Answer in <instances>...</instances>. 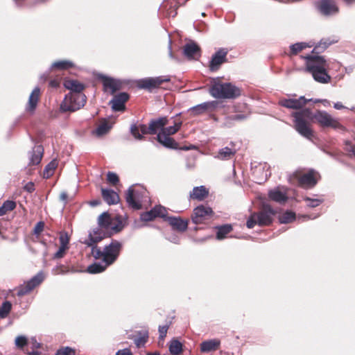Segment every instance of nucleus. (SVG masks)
Returning a JSON list of instances; mask_svg holds the SVG:
<instances>
[{"mask_svg": "<svg viewBox=\"0 0 355 355\" xmlns=\"http://www.w3.org/2000/svg\"><path fill=\"white\" fill-rule=\"evenodd\" d=\"M294 118V128L296 131L304 137L311 139L313 137V130L311 126V121L315 120L322 128H332L334 129L342 127L339 121L334 119L324 111H317L313 113L309 108L293 112Z\"/></svg>", "mask_w": 355, "mask_h": 355, "instance_id": "f257e3e1", "label": "nucleus"}, {"mask_svg": "<svg viewBox=\"0 0 355 355\" xmlns=\"http://www.w3.org/2000/svg\"><path fill=\"white\" fill-rule=\"evenodd\" d=\"M123 228V225L119 216L112 218L108 212H103L98 218V227L89 234L85 243L87 246H92L103 239L121 232Z\"/></svg>", "mask_w": 355, "mask_h": 355, "instance_id": "f03ea898", "label": "nucleus"}, {"mask_svg": "<svg viewBox=\"0 0 355 355\" xmlns=\"http://www.w3.org/2000/svg\"><path fill=\"white\" fill-rule=\"evenodd\" d=\"M305 60L306 71L310 73L313 79L320 83H328L331 76L327 73L329 64L324 56L315 53L302 56Z\"/></svg>", "mask_w": 355, "mask_h": 355, "instance_id": "7ed1b4c3", "label": "nucleus"}, {"mask_svg": "<svg viewBox=\"0 0 355 355\" xmlns=\"http://www.w3.org/2000/svg\"><path fill=\"white\" fill-rule=\"evenodd\" d=\"M92 247V254L96 259H102L106 266L112 264L119 257L122 249V244L116 241H112L101 250L96 244Z\"/></svg>", "mask_w": 355, "mask_h": 355, "instance_id": "20e7f679", "label": "nucleus"}, {"mask_svg": "<svg viewBox=\"0 0 355 355\" xmlns=\"http://www.w3.org/2000/svg\"><path fill=\"white\" fill-rule=\"evenodd\" d=\"M168 123L166 117H160L150 121L148 126L145 124H132L130 126V132L137 140H142L144 135H155L157 132L162 131L164 127Z\"/></svg>", "mask_w": 355, "mask_h": 355, "instance_id": "39448f33", "label": "nucleus"}, {"mask_svg": "<svg viewBox=\"0 0 355 355\" xmlns=\"http://www.w3.org/2000/svg\"><path fill=\"white\" fill-rule=\"evenodd\" d=\"M275 211L269 205H263L261 211L252 213L247 220L248 228H253L256 225L259 226H268L272 222V216Z\"/></svg>", "mask_w": 355, "mask_h": 355, "instance_id": "423d86ee", "label": "nucleus"}, {"mask_svg": "<svg viewBox=\"0 0 355 355\" xmlns=\"http://www.w3.org/2000/svg\"><path fill=\"white\" fill-rule=\"evenodd\" d=\"M210 94L218 98H235L241 95V89L232 83H216L211 87Z\"/></svg>", "mask_w": 355, "mask_h": 355, "instance_id": "0eeeda50", "label": "nucleus"}, {"mask_svg": "<svg viewBox=\"0 0 355 355\" xmlns=\"http://www.w3.org/2000/svg\"><path fill=\"white\" fill-rule=\"evenodd\" d=\"M86 101L87 97L83 93L68 94L61 104V108L64 112H74L83 107Z\"/></svg>", "mask_w": 355, "mask_h": 355, "instance_id": "6e6552de", "label": "nucleus"}, {"mask_svg": "<svg viewBox=\"0 0 355 355\" xmlns=\"http://www.w3.org/2000/svg\"><path fill=\"white\" fill-rule=\"evenodd\" d=\"M289 180L292 184L302 188H312L317 184V180L313 171L303 175L295 172L291 175Z\"/></svg>", "mask_w": 355, "mask_h": 355, "instance_id": "1a4fd4ad", "label": "nucleus"}, {"mask_svg": "<svg viewBox=\"0 0 355 355\" xmlns=\"http://www.w3.org/2000/svg\"><path fill=\"white\" fill-rule=\"evenodd\" d=\"M214 215V212L210 207L201 205L193 209L191 218L194 224L198 225L210 220Z\"/></svg>", "mask_w": 355, "mask_h": 355, "instance_id": "9d476101", "label": "nucleus"}, {"mask_svg": "<svg viewBox=\"0 0 355 355\" xmlns=\"http://www.w3.org/2000/svg\"><path fill=\"white\" fill-rule=\"evenodd\" d=\"M98 80L103 85V91L105 93H110L111 95H114L117 91L123 89V83L119 79L99 74Z\"/></svg>", "mask_w": 355, "mask_h": 355, "instance_id": "9b49d317", "label": "nucleus"}, {"mask_svg": "<svg viewBox=\"0 0 355 355\" xmlns=\"http://www.w3.org/2000/svg\"><path fill=\"white\" fill-rule=\"evenodd\" d=\"M44 276L42 272L37 273L30 280L20 285L15 289L17 295L22 297L29 294L35 287L38 286L44 281Z\"/></svg>", "mask_w": 355, "mask_h": 355, "instance_id": "f8f14e48", "label": "nucleus"}, {"mask_svg": "<svg viewBox=\"0 0 355 355\" xmlns=\"http://www.w3.org/2000/svg\"><path fill=\"white\" fill-rule=\"evenodd\" d=\"M171 79L167 76H158L154 78H146L138 81L137 85L141 89L152 91L161 87L164 83L170 82Z\"/></svg>", "mask_w": 355, "mask_h": 355, "instance_id": "ddd939ff", "label": "nucleus"}, {"mask_svg": "<svg viewBox=\"0 0 355 355\" xmlns=\"http://www.w3.org/2000/svg\"><path fill=\"white\" fill-rule=\"evenodd\" d=\"M228 52L227 49L220 48L212 55L209 64V69L211 71H218L223 64L227 62Z\"/></svg>", "mask_w": 355, "mask_h": 355, "instance_id": "4468645a", "label": "nucleus"}, {"mask_svg": "<svg viewBox=\"0 0 355 355\" xmlns=\"http://www.w3.org/2000/svg\"><path fill=\"white\" fill-rule=\"evenodd\" d=\"M315 6L324 16L336 14L339 10L334 0H319L315 3Z\"/></svg>", "mask_w": 355, "mask_h": 355, "instance_id": "2eb2a0df", "label": "nucleus"}, {"mask_svg": "<svg viewBox=\"0 0 355 355\" xmlns=\"http://www.w3.org/2000/svg\"><path fill=\"white\" fill-rule=\"evenodd\" d=\"M312 99H307L304 96H300L299 98H282L279 100V105L293 110H301Z\"/></svg>", "mask_w": 355, "mask_h": 355, "instance_id": "dca6fc26", "label": "nucleus"}, {"mask_svg": "<svg viewBox=\"0 0 355 355\" xmlns=\"http://www.w3.org/2000/svg\"><path fill=\"white\" fill-rule=\"evenodd\" d=\"M113 98L110 101V105L114 112H123L125 110V103L129 100L130 96L126 92H121L114 94Z\"/></svg>", "mask_w": 355, "mask_h": 355, "instance_id": "f3484780", "label": "nucleus"}, {"mask_svg": "<svg viewBox=\"0 0 355 355\" xmlns=\"http://www.w3.org/2000/svg\"><path fill=\"white\" fill-rule=\"evenodd\" d=\"M40 89L37 87L32 91L29 96L28 101L26 106V112L28 114L31 115L34 114L40 101Z\"/></svg>", "mask_w": 355, "mask_h": 355, "instance_id": "a211bd4d", "label": "nucleus"}, {"mask_svg": "<svg viewBox=\"0 0 355 355\" xmlns=\"http://www.w3.org/2000/svg\"><path fill=\"white\" fill-rule=\"evenodd\" d=\"M165 220L168 221L169 225L172 227L174 230L184 232L188 228L189 220L183 219L180 217H167Z\"/></svg>", "mask_w": 355, "mask_h": 355, "instance_id": "6ab92c4d", "label": "nucleus"}, {"mask_svg": "<svg viewBox=\"0 0 355 355\" xmlns=\"http://www.w3.org/2000/svg\"><path fill=\"white\" fill-rule=\"evenodd\" d=\"M184 55L189 60L198 59L200 57L201 50L200 46L195 42L187 43L183 47Z\"/></svg>", "mask_w": 355, "mask_h": 355, "instance_id": "aec40b11", "label": "nucleus"}, {"mask_svg": "<svg viewBox=\"0 0 355 355\" xmlns=\"http://www.w3.org/2000/svg\"><path fill=\"white\" fill-rule=\"evenodd\" d=\"M125 200L129 207L135 210H139L141 208V204L139 200V193L135 189H128L125 195Z\"/></svg>", "mask_w": 355, "mask_h": 355, "instance_id": "412c9836", "label": "nucleus"}, {"mask_svg": "<svg viewBox=\"0 0 355 355\" xmlns=\"http://www.w3.org/2000/svg\"><path fill=\"white\" fill-rule=\"evenodd\" d=\"M216 103L205 102L199 105H197L190 109L191 114L193 116H198L205 113L207 111H212L216 107Z\"/></svg>", "mask_w": 355, "mask_h": 355, "instance_id": "4be33fe9", "label": "nucleus"}, {"mask_svg": "<svg viewBox=\"0 0 355 355\" xmlns=\"http://www.w3.org/2000/svg\"><path fill=\"white\" fill-rule=\"evenodd\" d=\"M64 86L67 89L70 90L69 94H78L83 93L85 88V85L77 80L65 79L64 81Z\"/></svg>", "mask_w": 355, "mask_h": 355, "instance_id": "5701e85b", "label": "nucleus"}, {"mask_svg": "<svg viewBox=\"0 0 355 355\" xmlns=\"http://www.w3.org/2000/svg\"><path fill=\"white\" fill-rule=\"evenodd\" d=\"M156 139L160 144L166 148L175 150L179 148V144L170 136L158 132Z\"/></svg>", "mask_w": 355, "mask_h": 355, "instance_id": "b1692460", "label": "nucleus"}, {"mask_svg": "<svg viewBox=\"0 0 355 355\" xmlns=\"http://www.w3.org/2000/svg\"><path fill=\"white\" fill-rule=\"evenodd\" d=\"M209 196V190L205 186L195 187L189 193L191 200L202 201Z\"/></svg>", "mask_w": 355, "mask_h": 355, "instance_id": "393cba45", "label": "nucleus"}, {"mask_svg": "<svg viewBox=\"0 0 355 355\" xmlns=\"http://www.w3.org/2000/svg\"><path fill=\"white\" fill-rule=\"evenodd\" d=\"M101 195L104 201L108 205H115L119 201V196L112 189L101 188Z\"/></svg>", "mask_w": 355, "mask_h": 355, "instance_id": "a878e982", "label": "nucleus"}, {"mask_svg": "<svg viewBox=\"0 0 355 355\" xmlns=\"http://www.w3.org/2000/svg\"><path fill=\"white\" fill-rule=\"evenodd\" d=\"M44 153V148L42 146H36L33 148V150L30 153V166L37 165L40 163Z\"/></svg>", "mask_w": 355, "mask_h": 355, "instance_id": "bb28decb", "label": "nucleus"}, {"mask_svg": "<svg viewBox=\"0 0 355 355\" xmlns=\"http://www.w3.org/2000/svg\"><path fill=\"white\" fill-rule=\"evenodd\" d=\"M220 345V341L218 339L205 340L200 344V351L202 352L216 351L219 348Z\"/></svg>", "mask_w": 355, "mask_h": 355, "instance_id": "cd10ccee", "label": "nucleus"}, {"mask_svg": "<svg viewBox=\"0 0 355 355\" xmlns=\"http://www.w3.org/2000/svg\"><path fill=\"white\" fill-rule=\"evenodd\" d=\"M216 239L218 240H222L227 237V235L232 232L233 227L230 224H225L216 227Z\"/></svg>", "mask_w": 355, "mask_h": 355, "instance_id": "c85d7f7f", "label": "nucleus"}, {"mask_svg": "<svg viewBox=\"0 0 355 355\" xmlns=\"http://www.w3.org/2000/svg\"><path fill=\"white\" fill-rule=\"evenodd\" d=\"M311 45H309L306 42H297L294 44L290 46V51L288 53V55L291 57L293 55H296L302 50L311 47Z\"/></svg>", "mask_w": 355, "mask_h": 355, "instance_id": "c756f323", "label": "nucleus"}, {"mask_svg": "<svg viewBox=\"0 0 355 355\" xmlns=\"http://www.w3.org/2000/svg\"><path fill=\"white\" fill-rule=\"evenodd\" d=\"M58 162L56 159H53L44 168L43 172V176L44 178H51L53 173L56 168L58 167Z\"/></svg>", "mask_w": 355, "mask_h": 355, "instance_id": "7c9ffc66", "label": "nucleus"}, {"mask_svg": "<svg viewBox=\"0 0 355 355\" xmlns=\"http://www.w3.org/2000/svg\"><path fill=\"white\" fill-rule=\"evenodd\" d=\"M134 340V343L136 345L137 347L140 348L144 347L145 344L147 343L148 339V333H141L139 332L137 335L132 337Z\"/></svg>", "mask_w": 355, "mask_h": 355, "instance_id": "2f4dec72", "label": "nucleus"}, {"mask_svg": "<svg viewBox=\"0 0 355 355\" xmlns=\"http://www.w3.org/2000/svg\"><path fill=\"white\" fill-rule=\"evenodd\" d=\"M269 197L273 201L280 202V203L285 202L288 199L286 195L279 190H275V191H270Z\"/></svg>", "mask_w": 355, "mask_h": 355, "instance_id": "473e14b6", "label": "nucleus"}, {"mask_svg": "<svg viewBox=\"0 0 355 355\" xmlns=\"http://www.w3.org/2000/svg\"><path fill=\"white\" fill-rule=\"evenodd\" d=\"M182 126V121L175 122L173 125L168 127H164L162 131H160L159 133L164 134L168 136L173 135L178 132Z\"/></svg>", "mask_w": 355, "mask_h": 355, "instance_id": "72a5a7b5", "label": "nucleus"}, {"mask_svg": "<svg viewBox=\"0 0 355 355\" xmlns=\"http://www.w3.org/2000/svg\"><path fill=\"white\" fill-rule=\"evenodd\" d=\"M16 202L13 200H6L1 207H0V216H3L8 212L14 210L16 208Z\"/></svg>", "mask_w": 355, "mask_h": 355, "instance_id": "f704fd0d", "label": "nucleus"}, {"mask_svg": "<svg viewBox=\"0 0 355 355\" xmlns=\"http://www.w3.org/2000/svg\"><path fill=\"white\" fill-rule=\"evenodd\" d=\"M110 129L111 126L108 124V122L105 119H104L98 125L94 132L97 136H103L107 134Z\"/></svg>", "mask_w": 355, "mask_h": 355, "instance_id": "c9c22d12", "label": "nucleus"}, {"mask_svg": "<svg viewBox=\"0 0 355 355\" xmlns=\"http://www.w3.org/2000/svg\"><path fill=\"white\" fill-rule=\"evenodd\" d=\"M169 352L172 355H180L182 352V343L177 340H171L169 345Z\"/></svg>", "mask_w": 355, "mask_h": 355, "instance_id": "e433bc0d", "label": "nucleus"}, {"mask_svg": "<svg viewBox=\"0 0 355 355\" xmlns=\"http://www.w3.org/2000/svg\"><path fill=\"white\" fill-rule=\"evenodd\" d=\"M236 150L229 147H225L218 152V157L221 159H229L236 154Z\"/></svg>", "mask_w": 355, "mask_h": 355, "instance_id": "4c0bfd02", "label": "nucleus"}, {"mask_svg": "<svg viewBox=\"0 0 355 355\" xmlns=\"http://www.w3.org/2000/svg\"><path fill=\"white\" fill-rule=\"evenodd\" d=\"M73 67V64L68 60H59L53 63L52 69L65 70Z\"/></svg>", "mask_w": 355, "mask_h": 355, "instance_id": "58836bf2", "label": "nucleus"}, {"mask_svg": "<svg viewBox=\"0 0 355 355\" xmlns=\"http://www.w3.org/2000/svg\"><path fill=\"white\" fill-rule=\"evenodd\" d=\"M280 223L286 224L295 220V214L291 211H287L279 216Z\"/></svg>", "mask_w": 355, "mask_h": 355, "instance_id": "ea45409f", "label": "nucleus"}, {"mask_svg": "<svg viewBox=\"0 0 355 355\" xmlns=\"http://www.w3.org/2000/svg\"><path fill=\"white\" fill-rule=\"evenodd\" d=\"M107 266H102L99 263H94L87 268V272L91 274H96L104 271Z\"/></svg>", "mask_w": 355, "mask_h": 355, "instance_id": "a19ab883", "label": "nucleus"}, {"mask_svg": "<svg viewBox=\"0 0 355 355\" xmlns=\"http://www.w3.org/2000/svg\"><path fill=\"white\" fill-rule=\"evenodd\" d=\"M12 309V304L9 301H6L0 307V318H6Z\"/></svg>", "mask_w": 355, "mask_h": 355, "instance_id": "79ce46f5", "label": "nucleus"}, {"mask_svg": "<svg viewBox=\"0 0 355 355\" xmlns=\"http://www.w3.org/2000/svg\"><path fill=\"white\" fill-rule=\"evenodd\" d=\"M248 114H236L234 115L228 116L225 119V123L231 124L234 121H241L244 120L248 117Z\"/></svg>", "mask_w": 355, "mask_h": 355, "instance_id": "37998d69", "label": "nucleus"}, {"mask_svg": "<svg viewBox=\"0 0 355 355\" xmlns=\"http://www.w3.org/2000/svg\"><path fill=\"white\" fill-rule=\"evenodd\" d=\"M330 42H327L326 41H320V42L313 48L312 53L319 54L323 52L330 45Z\"/></svg>", "mask_w": 355, "mask_h": 355, "instance_id": "c03bdc74", "label": "nucleus"}, {"mask_svg": "<svg viewBox=\"0 0 355 355\" xmlns=\"http://www.w3.org/2000/svg\"><path fill=\"white\" fill-rule=\"evenodd\" d=\"M155 217H160L164 218L166 216L167 211L166 208L161 205H157L153 208Z\"/></svg>", "mask_w": 355, "mask_h": 355, "instance_id": "a18cd8bd", "label": "nucleus"}, {"mask_svg": "<svg viewBox=\"0 0 355 355\" xmlns=\"http://www.w3.org/2000/svg\"><path fill=\"white\" fill-rule=\"evenodd\" d=\"M107 181L111 185L116 186L119 182V178L116 173L110 171L107 174Z\"/></svg>", "mask_w": 355, "mask_h": 355, "instance_id": "49530a36", "label": "nucleus"}, {"mask_svg": "<svg viewBox=\"0 0 355 355\" xmlns=\"http://www.w3.org/2000/svg\"><path fill=\"white\" fill-rule=\"evenodd\" d=\"M44 223L43 221H40L37 223V224L34 227L33 234L36 236L37 239L40 237L41 233L44 231Z\"/></svg>", "mask_w": 355, "mask_h": 355, "instance_id": "de8ad7c7", "label": "nucleus"}, {"mask_svg": "<svg viewBox=\"0 0 355 355\" xmlns=\"http://www.w3.org/2000/svg\"><path fill=\"white\" fill-rule=\"evenodd\" d=\"M155 213L153 212V209H151L148 211L144 212L141 214V219L143 221H151L155 218Z\"/></svg>", "mask_w": 355, "mask_h": 355, "instance_id": "09e8293b", "label": "nucleus"}, {"mask_svg": "<svg viewBox=\"0 0 355 355\" xmlns=\"http://www.w3.org/2000/svg\"><path fill=\"white\" fill-rule=\"evenodd\" d=\"M28 344V340L25 336H19L15 339V345L18 348L22 349Z\"/></svg>", "mask_w": 355, "mask_h": 355, "instance_id": "8fccbe9b", "label": "nucleus"}, {"mask_svg": "<svg viewBox=\"0 0 355 355\" xmlns=\"http://www.w3.org/2000/svg\"><path fill=\"white\" fill-rule=\"evenodd\" d=\"M76 352L75 350L69 347H62L60 349H58L56 352L55 355H75Z\"/></svg>", "mask_w": 355, "mask_h": 355, "instance_id": "3c124183", "label": "nucleus"}, {"mask_svg": "<svg viewBox=\"0 0 355 355\" xmlns=\"http://www.w3.org/2000/svg\"><path fill=\"white\" fill-rule=\"evenodd\" d=\"M304 200L307 202V205L310 207H316L322 204V200L320 199H312L309 197L304 198Z\"/></svg>", "mask_w": 355, "mask_h": 355, "instance_id": "603ef678", "label": "nucleus"}, {"mask_svg": "<svg viewBox=\"0 0 355 355\" xmlns=\"http://www.w3.org/2000/svg\"><path fill=\"white\" fill-rule=\"evenodd\" d=\"M59 241H60V246L64 247L66 248H68V244L69 242V238L67 233L61 234L59 237Z\"/></svg>", "mask_w": 355, "mask_h": 355, "instance_id": "864d4df0", "label": "nucleus"}, {"mask_svg": "<svg viewBox=\"0 0 355 355\" xmlns=\"http://www.w3.org/2000/svg\"><path fill=\"white\" fill-rule=\"evenodd\" d=\"M345 150L349 156L355 155V146L350 141H345Z\"/></svg>", "mask_w": 355, "mask_h": 355, "instance_id": "5fc2aeb1", "label": "nucleus"}, {"mask_svg": "<svg viewBox=\"0 0 355 355\" xmlns=\"http://www.w3.org/2000/svg\"><path fill=\"white\" fill-rule=\"evenodd\" d=\"M168 329V325L159 326V338L160 340H164V338L166 336Z\"/></svg>", "mask_w": 355, "mask_h": 355, "instance_id": "6e6d98bb", "label": "nucleus"}, {"mask_svg": "<svg viewBox=\"0 0 355 355\" xmlns=\"http://www.w3.org/2000/svg\"><path fill=\"white\" fill-rule=\"evenodd\" d=\"M67 249L68 248H66L64 247L60 246L58 250L54 254V258L55 259H60V258L63 257L65 254V252Z\"/></svg>", "mask_w": 355, "mask_h": 355, "instance_id": "4d7b16f0", "label": "nucleus"}, {"mask_svg": "<svg viewBox=\"0 0 355 355\" xmlns=\"http://www.w3.org/2000/svg\"><path fill=\"white\" fill-rule=\"evenodd\" d=\"M24 189L29 193H32L35 191V184L30 182L24 186Z\"/></svg>", "mask_w": 355, "mask_h": 355, "instance_id": "13d9d810", "label": "nucleus"}, {"mask_svg": "<svg viewBox=\"0 0 355 355\" xmlns=\"http://www.w3.org/2000/svg\"><path fill=\"white\" fill-rule=\"evenodd\" d=\"M60 80L58 78H55L53 80H51L49 82V86L53 88H57L60 86Z\"/></svg>", "mask_w": 355, "mask_h": 355, "instance_id": "bf43d9fd", "label": "nucleus"}, {"mask_svg": "<svg viewBox=\"0 0 355 355\" xmlns=\"http://www.w3.org/2000/svg\"><path fill=\"white\" fill-rule=\"evenodd\" d=\"M116 355H132L131 351L129 349H124L121 350H119Z\"/></svg>", "mask_w": 355, "mask_h": 355, "instance_id": "052dcab7", "label": "nucleus"}, {"mask_svg": "<svg viewBox=\"0 0 355 355\" xmlns=\"http://www.w3.org/2000/svg\"><path fill=\"white\" fill-rule=\"evenodd\" d=\"M101 204V201L100 199L91 200L89 202V205L92 207L98 206V205H100Z\"/></svg>", "mask_w": 355, "mask_h": 355, "instance_id": "680f3d73", "label": "nucleus"}, {"mask_svg": "<svg viewBox=\"0 0 355 355\" xmlns=\"http://www.w3.org/2000/svg\"><path fill=\"white\" fill-rule=\"evenodd\" d=\"M334 107L336 110H342V109H344L345 108V106H344L342 103L340 102H337L336 103H334Z\"/></svg>", "mask_w": 355, "mask_h": 355, "instance_id": "e2e57ef3", "label": "nucleus"}, {"mask_svg": "<svg viewBox=\"0 0 355 355\" xmlns=\"http://www.w3.org/2000/svg\"><path fill=\"white\" fill-rule=\"evenodd\" d=\"M196 147L193 145H190L189 146H179V148L180 150H191V149H194Z\"/></svg>", "mask_w": 355, "mask_h": 355, "instance_id": "0e129e2a", "label": "nucleus"}, {"mask_svg": "<svg viewBox=\"0 0 355 355\" xmlns=\"http://www.w3.org/2000/svg\"><path fill=\"white\" fill-rule=\"evenodd\" d=\"M67 198H68V195H67V193H62L60 194V199H61V200L66 201V200H67Z\"/></svg>", "mask_w": 355, "mask_h": 355, "instance_id": "69168bd1", "label": "nucleus"}, {"mask_svg": "<svg viewBox=\"0 0 355 355\" xmlns=\"http://www.w3.org/2000/svg\"><path fill=\"white\" fill-rule=\"evenodd\" d=\"M63 268H64V266H61L58 267V268L56 269V270H57V273H58V274H60V273H62V272H64Z\"/></svg>", "mask_w": 355, "mask_h": 355, "instance_id": "338daca9", "label": "nucleus"}, {"mask_svg": "<svg viewBox=\"0 0 355 355\" xmlns=\"http://www.w3.org/2000/svg\"><path fill=\"white\" fill-rule=\"evenodd\" d=\"M146 355H160V353L158 352H150L148 353Z\"/></svg>", "mask_w": 355, "mask_h": 355, "instance_id": "774afa93", "label": "nucleus"}]
</instances>
